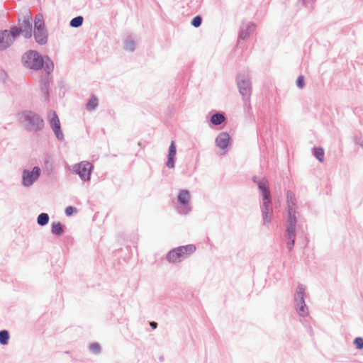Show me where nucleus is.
I'll use <instances>...</instances> for the list:
<instances>
[{"label":"nucleus","mask_w":363,"mask_h":363,"mask_svg":"<svg viewBox=\"0 0 363 363\" xmlns=\"http://www.w3.org/2000/svg\"><path fill=\"white\" fill-rule=\"evenodd\" d=\"M22 63L26 68L34 71L43 68L48 74H50L54 69L52 60L48 56H42L35 50L27 51L22 56Z\"/></svg>","instance_id":"f257e3e1"},{"label":"nucleus","mask_w":363,"mask_h":363,"mask_svg":"<svg viewBox=\"0 0 363 363\" xmlns=\"http://www.w3.org/2000/svg\"><path fill=\"white\" fill-rule=\"evenodd\" d=\"M287 203H288V222H287V238L291 240V244L289 248L291 249L294 243L295 238V226L296 223V211L294 208L295 203L294 199L291 193L287 194Z\"/></svg>","instance_id":"f03ea898"},{"label":"nucleus","mask_w":363,"mask_h":363,"mask_svg":"<svg viewBox=\"0 0 363 363\" xmlns=\"http://www.w3.org/2000/svg\"><path fill=\"white\" fill-rule=\"evenodd\" d=\"M18 120L23 123L30 130H39L44 126L43 120L36 113L24 111L19 113L17 116Z\"/></svg>","instance_id":"7ed1b4c3"},{"label":"nucleus","mask_w":363,"mask_h":363,"mask_svg":"<svg viewBox=\"0 0 363 363\" xmlns=\"http://www.w3.org/2000/svg\"><path fill=\"white\" fill-rule=\"evenodd\" d=\"M237 86L239 93L242 96V101L246 105H250L252 94L250 77L245 74H239L237 77Z\"/></svg>","instance_id":"20e7f679"},{"label":"nucleus","mask_w":363,"mask_h":363,"mask_svg":"<svg viewBox=\"0 0 363 363\" xmlns=\"http://www.w3.org/2000/svg\"><path fill=\"white\" fill-rule=\"evenodd\" d=\"M259 189L261 191L263 200V220L265 223H269L270 222L269 214L272 211L270 200V193L268 186L264 182H261L259 183Z\"/></svg>","instance_id":"39448f33"},{"label":"nucleus","mask_w":363,"mask_h":363,"mask_svg":"<svg viewBox=\"0 0 363 363\" xmlns=\"http://www.w3.org/2000/svg\"><path fill=\"white\" fill-rule=\"evenodd\" d=\"M92 169L93 165L87 161L80 162L69 167V170L77 174L84 182L90 181Z\"/></svg>","instance_id":"423d86ee"},{"label":"nucleus","mask_w":363,"mask_h":363,"mask_svg":"<svg viewBox=\"0 0 363 363\" xmlns=\"http://www.w3.org/2000/svg\"><path fill=\"white\" fill-rule=\"evenodd\" d=\"M18 35L19 31L17 27H13L10 30L0 31V50H4L10 47Z\"/></svg>","instance_id":"0eeeda50"},{"label":"nucleus","mask_w":363,"mask_h":363,"mask_svg":"<svg viewBox=\"0 0 363 363\" xmlns=\"http://www.w3.org/2000/svg\"><path fill=\"white\" fill-rule=\"evenodd\" d=\"M41 174V169L39 167H34L31 170L24 169L22 172L21 184L24 187L31 186Z\"/></svg>","instance_id":"6e6552de"},{"label":"nucleus","mask_w":363,"mask_h":363,"mask_svg":"<svg viewBox=\"0 0 363 363\" xmlns=\"http://www.w3.org/2000/svg\"><path fill=\"white\" fill-rule=\"evenodd\" d=\"M48 120L56 138L59 140L62 141L64 140V134L61 130L60 121L56 112L51 111L48 115Z\"/></svg>","instance_id":"1a4fd4ad"},{"label":"nucleus","mask_w":363,"mask_h":363,"mask_svg":"<svg viewBox=\"0 0 363 363\" xmlns=\"http://www.w3.org/2000/svg\"><path fill=\"white\" fill-rule=\"evenodd\" d=\"M32 17L27 14L23 17V21L20 23L19 28H17L19 34L21 33L25 38H30L32 36Z\"/></svg>","instance_id":"9d476101"},{"label":"nucleus","mask_w":363,"mask_h":363,"mask_svg":"<svg viewBox=\"0 0 363 363\" xmlns=\"http://www.w3.org/2000/svg\"><path fill=\"white\" fill-rule=\"evenodd\" d=\"M216 144L223 152H226L227 148L230 145V137L225 132L220 133L216 138Z\"/></svg>","instance_id":"9b49d317"},{"label":"nucleus","mask_w":363,"mask_h":363,"mask_svg":"<svg viewBox=\"0 0 363 363\" xmlns=\"http://www.w3.org/2000/svg\"><path fill=\"white\" fill-rule=\"evenodd\" d=\"M33 35L37 43L45 45L48 42V33L45 28L34 29Z\"/></svg>","instance_id":"f8f14e48"},{"label":"nucleus","mask_w":363,"mask_h":363,"mask_svg":"<svg viewBox=\"0 0 363 363\" xmlns=\"http://www.w3.org/2000/svg\"><path fill=\"white\" fill-rule=\"evenodd\" d=\"M182 258V247L170 250L167 255V260L170 263L179 262Z\"/></svg>","instance_id":"ddd939ff"},{"label":"nucleus","mask_w":363,"mask_h":363,"mask_svg":"<svg viewBox=\"0 0 363 363\" xmlns=\"http://www.w3.org/2000/svg\"><path fill=\"white\" fill-rule=\"evenodd\" d=\"M306 286L303 284H298L296 289L295 301L296 302L305 301Z\"/></svg>","instance_id":"4468645a"},{"label":"nucleus","mask_w":363,"mask_h":363,"mask_svg":"<svg viewBox=\"0 0 363 363\" xmlns=\"http://www.w3.org/2000/svg\"><path fill=\"white\" fill-rule=\"evenodd\" d=\"M176 155V147L174 145V143L172 142L169 149V154H168V160L166 163V165L169 168H173L174 166V160Z\"/></svg>","instance_id":"2eb2a0df"},{"label":"nucleus","mask_w":363,"mask_h":363,"mask_svg":"<svg viewBox=\"0 0 363 363\" xmlns=\"http://www.w3.org/2000/svg\"><path fill=\"white\" fill-rule=\"evenodd\" d=\"M255 28V25L254 23H247L245 24L241 30V33L240 34V37L241 39L245 40L246 39L250 33H252Z\"/></svg>","instance_id":"dca6fc26"},{"label":"nucleus","mask_w":363,"mask_h":363,"mask_svg":"<svg viewBox=\"0 0 363 363\" xmlns=\"http://www.w3.org/2000/svg\"><path fill=\"white\" fill-rule=\"evenodd\" d=\"M191 196L187 191L183 190V214L191 211V207L189 205Z\"/></svg>","instance_id":"f3484780"},{"label":"nucleus","mask_w":363,"mask_h":363,"mask_svg":"<svg viewBox=\"0 0 363 363\" xmlns=\"http://www.w3.org/2000/svg\"><path fill=\"white\" fill-rule=\"evenodd\" d=\"M296 303L298 314L303 317L307 315L308 313V310L307 306L306 305L305 301L296 302Z\"/></svg>","instance_id":"a211bd4d"},{"label":"nucleus","mask_w":363,"mask_h":363,"mask_svg":"<svg viewBox=\"0 0 363 363\" xmlns=\"http://www.w3.org/2000/svg\"><path fill=\"white\" fill-rule=\"evenodd\" d=\"M45 28L43 16L41 14H38L35 17L34 29H43Z\"/></svg>","instance_id":"6ab92c4d"},{"label":"nucleus","mask_w":363,"mask_h":363,"mask_svg":"<svg viewBox=\"0 0 363 363\" xmlns=\"http://www.w3.org/2000/svg\"><path fill=\"white\" fill-rule=\"evenodd\" d=\"M51 232L56 235H60L63 232V228L60 222H54L52 223Z\"/></svg>","instance_id":"aec40b11"},{"label":"nucleus","mask_w":363,"mask_h":363,"mask_svg":"<svg viewBox=\"0 0 363 363\" xmlns=\"http://www.w3.org/2000/svg\"><path fill=\"white\" fill-rule=\"evenodd\" d=\"M98 106V99L96 96H92L86 104V109L88 111H94Z\"/></svg>","instance_id":"412c9836"},{"label":"nucleus","mask_w":363,"mask_h":363,"mask_svg":"<svg viewBox=\"0 0 363 363\" xmlns=\"http://www.w3.org/2000/svg\"><path fill=\"white\" fill-rule=\"evenodd\" d=\"M313 155L315 158L320 162L324 160V150L322 147H314L313 149Z\"/></svg>","instance_id":"4be33fe9"},{"label":"nucleus","mask_w":363,"mask_h":363,"mask_svg":"<svg viewBox=\"0 0 363 363\" xmlns=\"http://www.w3.org/2000/svg\"><path fill=\"white\" fill-rule=\"evenodd\" d=\"M124 48L129 52L134 51L135 49V42L131 38H127L124 43Z\"/></svg>","instance_id":"5701e85b"},{"label":"nucleus","mask_w":363,"mask_h":363,"mask_svg":"<svg viewBox=\"0 0 363 363\" xmlns=\"http://www.w3.org/2000/svg\"><path fill=\"white\" fill-rule=\"evenodd\" d=\"M49 221V216L48 213H42L38 216L37 222L39 225L44 226Z\"/></svg>","instance_id":"b1692460"},{"label":"nucleus","mask_w":363,"mask_h":363,"mask_svg":"<svg viewBox=\"0 0 363 363\" xmlns=\"http://www.w3.org/2000/svg\"><path fill=\"white\" fill-rule=\"evenodd\" d=\"M48 86H49V79H44L41 82V88L40 89H41V91H42L43 94L44 95V96L45 97V99H48V96H49Z\"/></svg>","instance_id":"393cba45"},{"label":"nucleus","mask_w":363,"mask_h":363,"mask_svg":"<svg viewBox=\"0 0 363 363\" xmlns=\"http://www.w3.org/2000/svg\"><path fill=\"white\" fill-rule=\"evenodd\" d=\"M89 350L94 354H99L101 352V345L98 342H93L89 344Z\"/></svg>","instance_id":"a878e982"},{"label":"nucleus","mask_w":363,"mask_h":363,"mask_svg":"<svg viewBox=\"0 0 363 363\" xmlns=\"http://www.w3.org/2000/svg\"><path fill=\"white\" fill-rule=\"evenodd\" d=\"M9 334L7 330H1L0 331V344L3 345H6L9 342Z\"/></svg>","instance_id":"bb28decb"},{"label":"nucleus","mask_w":363,"mask_h":363,"mask_svg":"<svg viewBox=\"0 0 363 363\" xmlns=\"http://www.w3.org/2000/svg\"><path fill=\"white\" fill-rule=\"evenodd\" d=\"M224 119L225 118L223 115L220 113H216L212 116L211 121L214 125H219L224 121Z\"/></svg>","instance_id":"cd10ccee"},{"label":"nucleus","mask_w":363,"mask_h":363,"mask_svg":"<svg viewBox=\"0 0 363 363\" xmlns=\"http://www.w3.org/2000/svg\"><path fill=\"white\" fill-rule=\"evenodd\" d=\"M83 23V17L82 16H77L72 18L70 21V26L73 28H78L82 25Z\"/></svg>","instance_id":"c85d7f7f"},{"label":"nucleus","mask_w":363,"mask_h":363,"mask_svg":"<svg viewBox=\"0 0 363 363\" xmlns=\"http://www.w3.org/2000/svg\"><path fill=\"white\" fill-rule=\"evenodd\" d=\"M354 344L356 346V348L357 350H362L363 349V338L362 337H356L354 340Z\"/></svg>","instance_id":"c756f323"},{"label":"nucleus","mask_w":363,"mask_h":363,"mask_svg":"<svg viewBox=\"0 0 363 363\" xmlns=\"http://www.w3.org/2000/svg\"><path fill=\"white\" fill-rule=\"evenodd\" d=\"M196 250V247L193 245H189L185 247H183V254L184 253V250L185 251V253L187 255H191Z\"/></svg>","instance_id":"7c9ffc66"},{"label":"nucleus","mask_w":363,"mask_h":363,"mask_svg":"<svg viewBox=\"0 0 363 363\" xmlns=\"http://www.w3.org/2000/svg\"><path fill=\"white\" fill-rule=\"evenodd\" d=\"M296 86L300 88V89H302L305 86V82H304V77L303 76H299L297 79H296Z\"/></svg>","instance_id":"2f4dec72"},{"label":"nucleus","mask_w":363,"mask_h":363,"mask_svg":"<svg viewBox=\"0 0 363 363\" xmlns=\"http://www.w3.org/2000/svg\"><path fill=\"white\" fill-rule=\"evenodd\" d=\"M201 23V18L199 16L194 17L191 21V24L194 26V27H199Z\"/></svg>","instance_id":"473e14b6"},{"label":"nucleus","mask_w":363,"mask_h":363,"mask_svg":"<svg viewBox=\"0 0 363 363\" xmlns=\"http://www.w3.org/2000/svg\"><path fill=\"white\" fill-rule=\"evenodd\" d=\"M74 211H76V208L72 206H68L65 208V214L67 216H72Z\"/></svg>","instance_id":"72a5a7b5"},{"label":"nucleus","mask_w":363,"mask_h":363,"mask_svg":"<svg viewBox=\"0 0 363 363\" xmlns=\"http://www.w3.org/2000/svg\"><path fill=\"white\" fill-rule=\"evenodd\" d=\"M177 201L179 203H182V192H179L177 195Z\"/></svg>","instance_id":"f704fd0d"},{"label":"nucleus","mask_w":363,"mask_h":363,"mask_svg":"<svg viewBox=\"0 0 363 363\" xmlns=\"http://www.w3.org/2000/svg\"><path fill=\"white\" fill-rule=\"evenodd\" d=\"M150 326L153 328V329H155L157 326V323L155 322H151L150 323Z\"/></svg>","instance_id":"c9c22d12"}]
</instances>
